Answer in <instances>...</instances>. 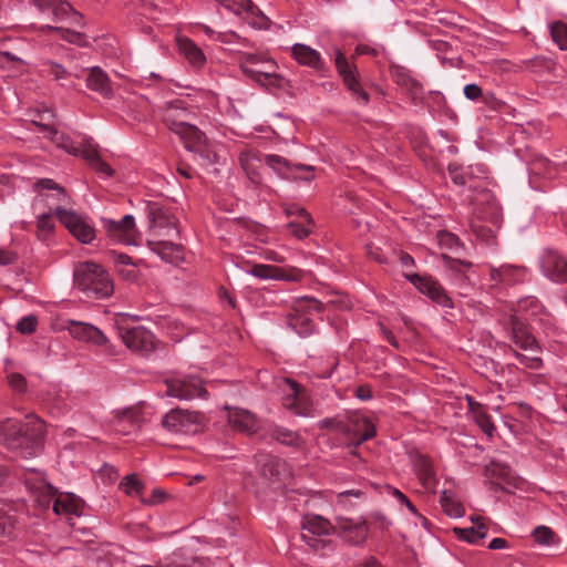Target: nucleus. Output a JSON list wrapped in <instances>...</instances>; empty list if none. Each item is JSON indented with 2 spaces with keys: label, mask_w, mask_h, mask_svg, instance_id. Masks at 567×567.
<instances>
[{
  "label": "nucleus",
  "mask_w": 567,
  "mask_h": 567,
  "mask_svg": "<svg viewBox=\"0 0 567 567\" xmlns=\"http://www.w3.org/2000/svg\"><path fill=\"white\" fill-rule=\"evenodd\" d=\"M43 422L33 414L25 416L24 422L7 419L0 424V441L9 449L17 450L24 458L38 456L43 449Z\"/></svg>",
  "instance_id": "obj_1"
},
{
  "label": "nucleus",
  "mask_w": 567,
  "mask_h": 567,
  "mask_svg": "<svg viewBox=\"0 0 567 567\" xmlns=\"http://www.w3.org/2000/svg\"><path fill=\"white\" fill-rule=\"evenodd\" d=\"M447 169L450 177L455 185L467 187L473 192H478L480 197H475L474 202L476 204H481L483 200H486L487 203V208L480 212L482 218L496 223L501 212L499 205L491 193L483 192V186L481 185V181L486 179L488 176L486 165L480 163L468 165L466 167H460L456 164H451Z\"/></svg>",
  "instance_id": "obj_2"
},
{
  "label": "nucleus",
  "mask_w": 567,
  "mask_h": 567,
  "mask_svg": "<svg viewBox=\"0 0 567 567\" xmlns=\"http://www.w3.org/2000/svg\"><path fill=\"white\" fill-rule=\"evenodd\" d=\"M74 287L87 299H105L114 291L109 272L100 265L84 261L73 271Z\"/></svg>",
  "instance_id": "obj_3"
},
{
  "label": "nucleus",
  "mask_w": 567,
  "mask_h": 567,
  "mask_svg": "<svg viewBox=\"0 0 567 567\" xmlns=\"http://www.w3.org/2000/svg\"><path fill=\"white\" fill-rule=\"evenodd\" d=\"M538 300L534 297H526L518 301L517 313L505 316L499 323L506 332V336L520 349L526 351L536 350L537 343L535 338L528 332L525 318L519 313L525 312L526 316H537L540 310Z\"/></svg>",
  "instance_id": "obj_4"
},
{
  "label": "nucleus",
  "mask_w": 567,
  "mask_h": 567,
  "mask_svg": "<svg viewBox=\"0 0 567 567\" xmlns=\"http://www.w3.org/2000/svg\"><path fill=\"white\" fill-rule=\"evenodd\" d=\"M278 386L282 391L284 408L302 417H315L317 415V409L309 394L298 383L288 378H282L278 382Z\"/></svg>",
  "instance_id": "obj_5"
},
{
  "label": "nucleus",
  "mask_w": 567,
  "mask_h": 567,
  "mask_svg": "<svg viewBox=\"0 0 567 567\" xmlns=\"http://www.w3.org/2000/svg\"><path fill=\"white\" fill-rule=\"evenodd\" d=\"M34 188L38 190L33 202L35 209L40 206H45L58 217V209H66L64 206L71 204V197L66 190L53 179H40L34 184Z\"/></svg>",
  "instance_id": "obj_6"
},
{
  "label": "nucleus",
  "mask_w": 567,
  "mask_h": 567,
  "mask_svg": "<svg viewBox=\"0 0 567 567\" xmlns=\"http://www.w3.org/2000/svg\"><path fill=\"white\" fill-rule=\"evenodd\" d=\"M305 310H320V302L313 298L302 297L296 301L293 312L287 315V324L291 328L299 337L306 338L312 334L316 330L313 319L309 312Z\"/></svg>",
  "instance_id": "obj_7"
},
{
  "label": "nucleus",
  "mask_w": 567,
  "mask_h": 567,
  "mask_svg": "<svg viewBox=\"0 0 567 567\" xmlns=\"http://www.w3.org/2000/svg\"><path fill=\"white\" fill-rule=\"evenodd\" d=\"M202 414L182 409H173L162 419L163 427L176 434H195L202 427Z\"/></svg>",
  "instance_id": "obj_8"
},
{
  "label": "nucleus",
  "mask_w": 567,
  "mask_h": 567,
  "mask_svg": "<svg viewBox=\"0 0 567 567\" xmlns=\"http://www.w3.org/2000/svg\"><path fill=\"white\" fill-rule=\"evenodd\" d=\"M101 223L112 239L127 246H136L138 244L140 233L136 229L133 215H125L120 220L102 217Z\"/></svg>",
  "instance_id": "obj_9"
},
{
  "label": "nucleus",
  "mask_w": 567,
  "mask_h": 567,
  "mask_svg": "<svg viewBox=\"0 0 567 567\" xmlns=\"http://www.w3.org/2000/svg\"><path fill=\"white\" fill-rule=\"evenodd\" d=\"M207 391L199 378L184 375L171 379L166 383V395L179 400H193L206 398Z\"/></svg>",
  "instance_id": "obj_10"
},
{
  "label": "nucleus",
  "mask_w": 567,
  "mask_h": 567,
  "mask_svg": "<svg viewBox=\"0 0 567 567\" xmlns=\"http://www.w3.org/2000/svg\"><path fill=\"white\" fill-rule=\"evenodd\" d=\"M58 219L82 244L94 240L95 228L85 216L72 209H58Z\"/></svg>",
  "instance_id": "obj_11"
},
{
  "label": "nucleus",
  "mask_w": 567,
  "mask_h": 567,
  "mask_svg": "<svg viewBox=\"0 0 567 567\" xmlns=\"http://www.w3.org/2000/svg\"><path fill=\"white\" fill-rule=\"evenodd\" d=\"M542 274L554 282H567V260L556 249L545 248L539 255Z\"/></svg>",
  "instance_id": "obj_12"
},
{
  "label": "nucleus",
  "mask_w": 567,
  "mask_h": 567,
  "mask_svg": "<svg viewBox=\"0 0 567 567\" xmlns=\"http://www.w3.org/2000/svg\"><path fill=\"white\" fill-rule=\"evenodd\" d=\"M332 525L322 516L308 515L302 519V540L311 548L318 550L324 546L322 536L330 534Z\"/></svg>",
  "instance_id": "obj_13"
},
{
  "label": "nucleus",
  "mask_w": 567,
  "mask_h": 567,
  "mask_svg": "<svg viewBox=\"0 0 567 567\" xmlns=\"http://www.w3.org/2000/svg\"><path fill=\"white\" fill-rule=\"evenodd\" d=\"M25 487L35 495V499L43 508H48L51 498L56 494V488L47 482L44 474L33 468H28L22 475Z\"/></svg>",
  "instance_id": "obj_14"
},
{
  "label": "nucleus",
  "mask_w": 567,
  "mask_h": 567,
  "mask_svg": "<svg viewBox=\"0 0 567 567\" xmlns=\"http://www.w3.org/2000/svg\"><path fill=\"white\" fill-rule=\"evenodd\" d=\"M406 279L423 295L443 308H453V301L442 285L432 277L405 275Z\"/></svg>",
  "instance_id": "obj_15"
},
{
  "label": "nucleus",
  "mask_w": 567,
  "mask_h": 567,
  "mask_svg": "<svg viewBox=\"0 0 567 567\" xmlns=\"http://www.w3.org/2000/svg\"><path fill=\"white\" fill-rule=\"evenodd\" d=\"M334 62L337 70L342 76L347 87L353 93L360 103L367 104L369 102V94L359 83L355 69L348 62L344 54L338 49L336 50Z\"/></svg>",
  "instance_id": "obj_16"
},
{
  "label": "nucleus",
  "mask_w": 567,
  "mask_h": 567,
  "mask_svg": "<svg viewBox=\"0 0 567 567\" xmlns=\"http://www.w3.org/2000/svg\"><path fill=\"white\" fill-rule=\"evenodd\" d=\"M177 135L184 141L186 150L189 152L198 153L205 157L209 163L215 162L216 154L208 151L207 140L205 134L198 130L193 123H189L185 128L181 130Z\"/></svg>",
  "instance_id": "obj_17"
},
{
  "label": "nucleus",
  "mask_w": 567,
  "mask_h": 567,
  "mask_svg": "<svg viewBox=\"0 0 567 567\" xmlns=\"http://www.w3.org/2000/svg\"><path fill=\"white\" fill-rule=\"evenodd\" d=\"M225 409L228 412V423L234 430L254 434L260 429L261 422L252 412L238 406H225Z\"/></svg>",
  "instance_id": "obj_18"
},
{
  "label": "nucleus",
  "mask_w": 567,
  "mask_h": 567,
  "mask_svg": "<svg viewBox=\"0 0 567 567\" xmlns=\"http://www.w3.org/2000/svg\"><path fill=\"white\" fill-rule=\"evenodd\" d=\"M123 342L133 351L148 353L154 349V334L144 327L121 330Z\"/></svg>",
  "instance_id": "obj_19"
},
{
  "label": "nucleus",
  "mask_w": 567,
  "mask_h": 567,
  "mask_svg": "<svg viewBox=\"0 0 567 567\" xmlns=\"http://www.w3.org/2000/svg\"><path fill=\"white\" fill-rule=\"evenodd\" d=\"M193 115V112L186 107L185 101L175 100L167 104L164 112V122L177 134L181 130L185 128L186 125L192 123L190 120Z\"/></svg>",
  "instance_id": "obj_20"
},
{
  "label": "nucleus",
  "mask_w": 567,
  "mask_h": 567,
  "mask_svg": "<svg viewBox=\"0 0 567 567\" xmlns=\"http://www.w3.org/2000/svg\"><path fill=\"white\" fill-rule=\"evenodd\" d=\"M53 503L52 509L58 516H64L69 522L73 517H79L83 514L82 501L72 493H60L51 498Z\"/></svg>",
  "instance_id": "obj_21"
},
{
  "label": "nucleus",
  "mask_w": 567,
  "mask_h": 567,
  "mask_svg": "<svg viewBox=\"0 0 567 567\" xmlns=\"http://www.w3.org/2000/svg\"><path fill=\"white\" fill-rule=\"evenodd\" d=\"M337 528L340 537L351 545H361L368 536V526L361 519L339 517Z\"/></svg>",
  "instance_id": "obj_22"
},
{
  "label": "nucleus",
  "mask_w": 567,
  "mask_h": 567,
  "mask_svg": "<svg viewBox=\"0 0 567 567\" xmlns=\"http://www.w3.org/2000/svg\"><path fill=\"white\" fill-rule=\"evenodd\" d=\"M65 329L76 340L103 346L107 342L105 334L95 326L82 321L68 320Z\"/></svg>",
  "instance_id": "obj_23"
},
{
  "label": "nucleus",
  "mask_w": 567,
  "mask_h": 567,
  "mask_svg": "<svg viewBox=\"0 0 567 567\" xmlns=\"http://www.w3.org/2000/svg\"><path fill=\"white\" fill-rule=\"evenodd\" d=\"M489 278L495 287H506L524 282L528 272L525 268L505 265L499 268L489 267Z\"/></svg>",
  "instance_id": "obj_24"
},
{
  "label": "nucleus",
  "mask_w": 567,
  "mask_h": 567,
  "mask_svg": "<svg viewBox=\"0 0 567 567\" xmlns=\"http://www.w3.org/2000/svg\"><path fill=\"white\" fill-rule=\"evenodd\" d=\"M290 53L295 61L302 66L310 68L318 72L324 69V61L320 52L310 45L299 42L293 43L290 47Z\"/></svg>",
  "instance_id": "obj_25"
},
{
  "label": "nucleus",
  "mask_w": 567,
  "mask_h": 567,
  "mask_svg": "<svg viewBox=\"0 0 567 567\" xmlns=\"http://www.w3.org/2000/svg\"><path fill=\"white\" fill-rule=\"evenodd\" d=\"M287 214L296 217V219L291 220L287 225L289 231L295 237L302 239L311 233L312 219L306 209L301 207H291L287 210Z\"/></svg>",
  "instance_id": "obj_26"
},
{
  "label": "nucleus",
  "mask_w": 567,
  "mask_h": 567,
  "mask_svg": "<svg viewBox=\"0 0 567 567\" xmlns=\"http://www.w3.org/2000/svg\"><path fill=\"white\" fill-rule=\"evenodd\" d=\"M114 430L122 434H130L140 427V415L136 408H125L114 411Z\"/></svg>",
  "instance_id": "obj_27"
},
{
  "label": "nucleus",
  "mask_w": 567,
  "mask_h": 567,
  "mask_svg": "<svg viewBox=\"0 0 567 567\" xmlns=\"http://www.w3.org/2000/svg\"><path fill=\"white\" fill-rule=\"evenodd\" d=\"M49 137L56 144L58 147L62 148L66 153L73 156L83 157V151L86 148L89 143H93L91 138L79 135L80 141L74 142L70 136L59 133L56 130H50Z\"/></svg>",
  "instance_id": "obj_28"
},
{
  "label": "nucleus",
  "mask_w": 567,
  "mask_h": 567,
  "mask_svg": "<svg viewBox=\"0 0 567 567\" xmlns=\"http://www.w3.org/2000/svg\"><path fill=\"white\" fill-rule=\"evenodd\" d=\"M278 70L271 68L266 72L250 71V80L267 90H286L289 86V81Z\"/></svg>",
  "instance_id": "obj_29"
},
{
  "label": "nucleus",
  "mask_w": 567,
  "mask_h": 567,
  "mask_svg": "<svg viewBox=\"0 0 567 567\" xmlns=\"http://www.w3.org/2000/svg\"><path fill=\"white\" fill-rule=\"evenodd\" d=\"M203 560L189 550L178 549L167 556L156 566L143 565L141 567H203Z\"/></svg>",
  "instance_id": "obj_30"
},
{
  "label": "nucleus",
  "mask_w": 567,
  "mask_h": 567,
  "mask_svg": "<svg viewBox=\"0 0 567 567\" xmlns=\"http://www.w3.org/2000/svg\"><path fill=\"white\" fill-rule=\"evenodd\" d=\"M178 50L188 63L197 69H202L206 64V55L203 50L190 39H178Z\"/></svg>",
  "instance_id": "obj_31"
},
{
  "label": "nucleus",
  "mask_w": 567,
  "mask_h": 567,
  "mask_svg": "<svg viewBox=\"0 0 567 567\" xmlns=\"http://www.w3.org/2000/svg\"><path fill=\"white\" fill-rule=\"evenodd\" d=\"M466 401L468 404V412L474 422L488 437H492L495 431V425L493 424L489 415L486 413L484 406L468 395L466 396Z\"/></svg>",
  "instance_id": "obj_32"
},
{
  "label": "nucleus",
  "mask_w": 567,
  "mask_h": 567,
  "mask_svg": "<svg viewBox=\"0 0 567 567\" xmlns=\"http://www.w3.org/2000/svg\"><path fill=\"white\" fill-rule=\"evenodd\" d=\"M148 218L155 228H166L167 235L177 234L176 221L173 216L167 214L158 204L154 203L148 206Z\"/></svg>",
  "instance_id": "obj_33"
},
{
  "label": "nucleus",
  "mask_w": 567,
  "mask_h": 567,
  "mask_svg": "<svg viewBox=\"0 0 567 567\" xmlns=\"http://www.w3.org/2000/svg\"><path fill=\"white\" fill-rule=\"evenodd\" d=\"M246 274L254 276L256 278L262 279V280H268V279H274V280L281 279V280H287V281L296 280V277L286 275L284 269H281L279 267L270 266V265H264V264H256V265L251 266L250 268H248L246 270Z\"/></svg>",
  "instance_id": "obj_34"
},
{
  "label": "nucleus",
  "mask_w": 567,
  "mask_h": 567,
  "mask_svg": "<svg viewBox=\"0 0 567 567\" xmlns=\"http://www.w3.org/2000/svg\"><path fill=\"white\" fill-rule=\"evenodd\" d=\"M257 464L265 477H279L286 472V463L274 455H259Z\"/></svg>",
  "instance_id": "obj_35"
},
{
  "label": "nucleus",
  "mask_w": 567,
  "mask_h": 567,
  "mask_svg": "<svg viewBox=\"0 0 567 567\" xmlns=\"http://www.w3.org/2000/svg\"><path fill=\"white\" fill-rule=\"evenodd\" d=\"M86 85L89 89L99 92L101 95L105 97H111L113 95L109 78L106 73L99 66H94L91 69L90 74L86 79Z\"/></svg>",
  "instance_id": "obj_36"
},
{
  "label": "nucleus",
  "mask_w": 567,
  "mask_h": 567,
  "mask_svg": "<svg viewBox=\"0 0 567 567\" xmlns=\"http://www.w3.org/2000/svg\"><path fill=\"white\" fill-rule=\"evenodd\" d=\"M357 444L370 440L375 434L373 423L363 415H357L352 419V426L349 429Z\"/></svg>",
  "instance_id": "obj_37"
},
{
  "label": "nucleus",
  "mask_w": 567,
  "mask_h": 567,
  "mask_svg": "<svg viewBox=\"0 0 567 567\" xmlns=\"http://www.w3.org/2000/svg\"><path fill=\"white\" fill-rule=\"evenodd\" d=\"M83 158L89 163V165L103 177H111L114 174V171L100 157L97 152V147L94 143H89L86 148L83 151Z\"/></svg>",
  "instance_id": "obj_38"
},
{
  "label": "nucleus",
  "mask_w": 567,
  "mask_h": 567,
  "mask_svg": "<svg viewBox=\"0 0 567 567\" xmlns=\"http://www.w3.org/2000/svg\"><path fill=\"white\" fill-rule=\"evenodd\" d=\"M266 164L276 171L280 175H286L288 173L298 172V171H307L312 172L313 166L305 165V164H296L290 165L289 162L279 155L270 154L265 157Z\"/></svg>",
  "instance_id": "obj_39"
},
{
  "label": "nucleus",
  "mask_w": 567,
  "mask_h": 567,
  "mask_svg": "<svg viewBox=\"0 0 567 567\" xmlns=\"http://www.w3.org/2000/svg\"><path fill=\"white\" fill-rule=\"evenodd\" d=\"M472 522L475 524V526L467 528H455L454 532L458 539L477 545L486 537L487 529L478 517H472Z\"/></svg>",
  "instance_id": "obj_40"
},
{
  "label": "nucleus",
  "mask_w": 567,
  "mask_h": 567,
  "mask_svg": "<svg viewBox=\"0 0 567 567\" xmlns=\"http://www.w3.org/2000/svg\"><path fill=\"white\" fill-rule=\"evenodd\" d=\"M440 504L444 513L451 518H460L464 515V507L451 491L443 489L440 495Z\"/></svg>",
  "instance_id": "obj_41"
},
{
  "label": "nucleus",
  "mask_w": 567,
  "mask_h": 567,
  "mask_svg": "<svg viewBox=\"0 0 567 567\" xmlns=\"http://www.w3.org/2000/svg\"><path fill=\"white\" fill-rule=\"evenodd\" d=\"M40 31L41 32L54 31V32H56L59 34V37L62 40H65V41H68L70 43H73V44H76V45H80V47L89 45V40H87L86 35L84 33H81V32H78V31H72L70 29H64V28H61V27H52V25H49V24L41 25L40 27Z\"/></svg>",
  "instance_id": "obj_42"
},
{
  "label": "nucleus",
  "mask_w": 567,
  "mask_h": 567,
  "mask_svg": "<svg viewBox=\"0 0 567 567\" xmlns=\"http://www.w3.org/2000/svg\"><path fill=\"white\" fill-rule=\"evenodd\" d=\"M153 250L167 262L177 261L183 257L182 247L172 241L157 243L155 244V247H153Z\"/></svg>",
  "instance_id": "obj_43"
},
{
  "label": "nucleus",
  "mask_w": 567,
  "mask_h": 567,
  "mask_svg": "<svg viewBox=\"0 0 567 567\" xmlns=\"http://www.w3.org/2000/svg\"><path fill=\"white\" fill-rule=\"evenodd\" d=\"M239 162L247 175L254 179V176L257 174L260 165V158L258 154L251 148H246L240 152Z\"/></svg>",
  "instance_id": "obj_44"
},
{
  "label": "nucleus",
  "mask_w": 567,
  "mask_h": 567,
  "mask_svg": "<svg viewBox=\"0 0 567 567\" xmlns=\"http://www.w3.org/2000/svg\"><path fill=\"white\" fill-rule=\"evenodd\" d=\"M41 71L55 81H65L71 76L70 71L62 64L52 60H44L41 63Z\"/></svg>",
  "instance_id": "obj_45"
},
{
  "label": "nucleus",
  "mask_w": 567,
  "mask_h": 567,
  "mask_svg": "<svg viewBox=\"0 0 567 567\" xmlns=\"http://www.w3.org/2000/svg\"><path fill=\"white\" fill-rule=\"evenodd\" d=\"M444 265L451 269L452 271L458 274L461 276L462 282H472V276L468 271L472 268V264L464 260L452 259L450 257L443 256Z\"/></svg>",
  "instance_id": "obj_46"
},
{
  "label": "nucleus",
  "mask_w": 567,
  "mask_h": 567,
  "mask_svg": "<svg viewBox=\"0 0 567 567\" xmlns=\"http://www.w3.org/2000/svg\"><path fill=\"white\" fill-rule=\"evenodd\" d=\"M54 213L47 212L42 213L37 218V233L41 240H48L52 231L54 230V221L52 219Z\"/></svg>",
  "instance_id": "obj_47"
},
{
  "label": "nucleus",
  "mask_w": 567,
  "mask_h": 567,
  "mask_svg": "<svg viewBox=\"0 0 567 567\" xmlns=\"http://www.w3.org/2000/svg\"><path fill=\"white\" fill-rule=\"evenodd\" d=\"M120 488L128 496H141L143 484L136 474H130L120 483Z\"/></svg>",
  "instance_id": "obj_48"
},
{
  "label": "nucleus",
  "mask_w": 567,
  "mask_h": 567,
  "mask_svg": "<svg viewBox=\"0 0 567 567\" xmlns=\"http://www.w3.org/2000/svg\"><path fill=\"white\" fill-rule=\"evenodd\" d=\"M553 41L560 50H567V24L563 22H554L549 25Z\"/></svg>",
  "instance_id": "obj_49"
},
{
  "label": "nucleus",
  "mask_w": 567,
  "mask_h": 567,
  "mask_svg": "<svg viewBox=\"0 0 567 567\" xmlns=\"http://www.w3.org/2000/svg\"><path fill=\"white\" fill-rule=\"evenodd\" d=\"M216 41L220 42L223 44H227V45H236V44L241 45V47L250 45V43L247 39L239 37L234 31L218 32V34L216 35Z\"/></svg>",
  "instance_id": "obj_50"
},
{
  "label": "nucleus",
  "mask_w": 567,
  "mask_h": 567,
  "mask_svg": "<svg viewBox=\"0 0 567 567\" xmlns=\"http://www.w3.org/2000/svg\"><path fill=\"white\" fill-rule=\"evenodd\" d=\"M271 68L279 69L278 64L272 59L267 56L259 63V65H249L248 63H240V70L248 79H250V71L266 72Z\"/></svg>",
  "instance_id": "obj_51"
},
{
  "label": "nucleus",
  "mask_w": 567,
  "mask_h": 567,
  "mask_svg": "<svg viewBox=\"0 0 567 567\" xmlns=\"http://www.w3.org/2000/svg\"><path fill=\"white\" fill-rule=\"evenodd\" d=\"M216 1L236 14H239L241 12H248V11H251V9H252L251 0H216Z\"/></svg>",
  "instance_id": "obj_52"
},
{
  "label": "nucleus",
  "mask_w": 567,
  "mask_h": 567,
  "mask_svg": "<svg viewBox=\"0 0 567 567\" xmlns=\"http://www.w3.org/2000/svg\"><path fill=\"white\" fill-rule=\"evenodd\" d=\"M272 436L278 442L286 445H297L299 441V436L297 433L285 427H275L272 431Z\"/></svg>",
  "instance_id": "obj_53"
},
{
  "label": "nucleus",
  "mask_w": 567,
  "mask_h": 567,
  "mask_svg": "<svg viewBox=\"0 0 567 567\" xmlns=\"http://www.w3.org/2000/svg\"><path fill=\"white\" fill-rule=\"evenodd\" d=\"M73 8L65 1L55 0L50 19L53 21H66Z\"/></svg>",
  "instance_id": "obj_54"
},
{
  "label": "nucleus",
  "mask_w": 567,
  "mask_h": 567,
  "mask_svg": "<svg viewBox=\"0 0 567 567\" xmlns=\"http://www.w3.org/2000/svg\"><path fill=\"white\" fill-rule=\"evenodd\" d=\"M509 351L515 355V358L518 360V362L525 368L538 370L543 365V361L539 357H536V355L532 357V355L523 354L512 348L509 349Z\"/></svg>",
  "instance_id": "obj_55"
},
{
  "label": "nucleus",
  "mask_w": 567,
  "mask_h": 567,
  "mask_svg": "<svg viewBox=\"0 0 567 567\" xmlns=\"http://www.w3.org/2000/svg\"><path fill=\"white\" fill-rule=\"evenodd\" d=\"M534 540L542 546H549L554 539V533L549 527L538 526L533 530Z\"/></svg>",
  "instance_id": "obj_56"
},
{
  "label": "nucleus",
  "mask_w": 567,
  "mask_h": 567,
  "mask_svg": "<svg viewBox=\"0 0 567 567\" xmlns=\"http://www.w3.org/2000/svg\"><path fill=\"white\" fill-rule=\"evenodd\" d=\"M414 466L421 480L427 481L433 476L432 465L426 457L419 456L415 460Z\"/></svg>",
  "instance_id": "obj_57"
},
{
  "label": "nucleus",
  "mask_w": 567,
  "mask_h": 567,
  "mask_svg": "<svg viewBox=\"0 0 567 567\" xmlns=\"http://www.w3.org/2000/svg\"><path fill=\"white\" fill-rule=\"evenodd\" d=\"M38 324L37 317L25 316L17 323V330L23 334L32 333L35 331Z\"/></svg>",
  "instance_id": "obj_58"
},
{
  "label": "nucleus",
  "mask_w": 567,
  "mask_h": 567,
  "mask_svg": "<svg viewBox=\"0 0 567 567\" xmlns=\"http://www.w3.org/2000/svg\"><path fill=\"white\" fill-rule=\"evenodd\" d=\"M13 530V520L0 509V536H10Z\"/></svg>",
  "instance_id": "obj_59"
},
{
  "label": "nucleus",
  "mask_w": 567,
  "mask_h": 567,
  "mask_svg": "<svg viewBox=\"0 0 567 567\" xmlns=\"http://www.w3.org/2000/svg\"><path fill=\"white\" fill-rule=\"evenodd\" d=\"M39 117L40 122L34 121V123L41 125L50 134V130H54L51 125L54 118V113L51 110L45 109L39 114Z\"/></svg>",
  "instance_id": "obj_60"
},
{
  "label": "nucleus",
  "mask_w": 567,
  "mask_h": 567,
  "mask_svg": "<svg viewBox=\"0 0 567 567\" xmlns=\"http://www.w3.org/2000/svg\"><path fill=\"white\" fill-rule=\"evenodd\" d=\"M8 382L14 391L22 392L25 389V379L19 373L8 375Z\"/></svg>",
  "instance_id": "obj_61"
},
{
  "label": "nucleus",
  "mask_w": 567,
  "mask_h": 567,
  "mask_svg": "<svg viewBox=\"0 0 567 567\" xmlns=\"http://www.w3.org/2000/svg\"><path fill=\"white\" fill-rule=\"evenodd\" d=\"M464 95L471 101H477L482 96V89L474 83L466 84L464 86Z\"/></svg>",
  "instance_id": "obj_62"
},
{
  "label": "nucleus",
  "mask_w": 567,
  "mask_h": 567,
  "mask_svg": "<svg viewBox=\"0 0 567 567\" xmlns=\"http://www.w3.org/2000/svg\"><path fill=\"white\" fill-rule=\"evenodd\" d=\"M55 0H33V4L38 8V10L50 18L52 8L54 6Z\"/></svg>",
  "instance_id": "obj_63"
},
{
  "label": "nucleus",
  "mask_w": 567,
  "mask_h": 567,
  "mask_svg": "<svg viewBox=\"0 0 567 567\" xmlns=\"http://www.w3.org/2000/svg\"><path fill=\"white\" fill-rule=\"evenodd\" d=\"M17 260V255L9 250L0 248V266H8Z\"/></svg>",
  "instance_id": "obj_64"
}]
</instances>
